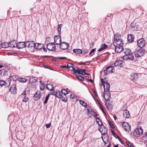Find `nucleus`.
<instances>
[{"instance_id":"50","label":"nucleus","mask_w":147,"mask_h":147,"mask_svg":"<svg viewBox=\"0 0 147 147\" xmlns=\"http://www.w3.org/2000/svg\"><path fill=\"white\" fill-rule=\"evenodd\" d=\"M126 143L130 147H134V146L131 144L130 142L128 141L126 142Z\"/></svg>"},{"instance_id":"3","label":"nucleus","mask_w":147,"mask_h":147,"mask_svg":"<svg viewBox=\"0 0 147 147\" xmlns=\"http://www.w3.org/2000/svg\"><path fill=\"white\" fill-rule=\"evenodd\" d=\"M144 49L140 48L135 53V56L137 57H140L143 56L145 53Z\"/></svg>"},{"instance_id":"19","label":"nucleus","mask_w":147,"mask_h":147,"mask_svg":"<svg viewBox=\"0 0 147 147\" xmlns=\"http://www.w3.org/2000/svg\"><path fill=\"white\" fill-rule=\"evenodd\" d=\"M10 91L13 94H15L16 92V89L15 84L12 85L9 89Z\"/></svg>"},{"instance_id":"25","label":"nucleus","mask_w":147,"mask_h":147,"mask_svg":"<svg viewBox=\"0 0 147 147\" xmlns=\"http://www.w3.org/2000/svg\"><path fill=\"white\" fill-rule=\"evenodd\" d=\"M108 48V46L105 44L102 45L100 47L98 50V51L100 52L103 50L107 49Z\"/></svg>"},{"instance_id":"23","label":"nucleus","mask_w":147,"mask_h":147,"mask_svg":"<svg viewBox=\"0 0 147 147\" xmlns=\"http://www.w3.org/2000/svg\"><path fill=\"white\" fill-rule=\"evenodd\" d=\"M41 94L40 91H37L34 95V98L36 100H38L40 97Z\"/></svg>"},{"instance_id":"4","label":"nucleus","mask_w":147,"mask_h":147,"mask_svg":"<svg viewBox=\"0 0 147 147\" xmlns=\"http://www.w3.org/2000/svg\"><path fill=\"white\" fill-rule=\"evenodd\" d=\"M122 127L125 131L129 132L131 130V126L128 123L126 122H123Z\"/></svg>"},{"instance_id":"12","label":"nucleus","mask_w":147,"mask_h":147,"mask_svg":"<svg viewBox=\"0 0 147 147\" xmlns=\"http://www.w3.org/2000/svg\"><path fill=\"white\" fill-rule=\"evenodd\" d=\"M104 99L106 100H109L111 98V94L109 91L105 92L103 94Z\"/></svg>"},{"instance_id":"38","label":"nucleus","mask_w":147,"mask_h":147,"mask_svg":"<svg viewBox=\"0 0 147 147\" xmlns=\"http://www.w3.org/2000/svg\"><path fill=\"white\" fill-rule=\"evenodd\" d=\"M61 98L62 100L64 102H66L67 100V98L66 97V95H63Z\"/></svg>"},{"instance_id":"57","label":"nucleus","mask_w":147,"mask_h":147,"mask_svg":"<svg viewBox=\"0 0 147 147\" xmlns=\"http://www.w3.org/2000/svg\"><path fill=\"white\" fill-rule=\"evenodd\" d=\"M65 91L66 92V94H67L68 93H69V92L70 91L69 90V89L67 88L66 89H65Z\"/></svg>"},{"instance_id":"45","label":"nucleus","mask_w":147,"mask_h":147,"mask_svg":"<svg viewBox=\"0 0 147 147\" xmlns=\"http://www.w3.org/2000/svg\"><path fill=\"white\" fill-rule=\"evenodd\" d=\"M5 84V82L4 81L0 80V86H2Z\"/></svg>"},{"instance_id":"15","label":"nucleus","mask_w":147,"mask_h":147,"mask_svg":"<svg viewBox=\"0 0 147 147\" xmlns=\"http://www.w3.org/2000/svg\"><path fill=\"white\" fill-rule=\"evenodd\" d=\"M103 136H102L101 138L104 143L106 144L108 142L109 136L108 135L105 134V135H102Z\"/></svg>"},{"instance_id":"2","label":"nucleus","mask_w":147,"mask_h":147,"mask_svg":"<svg viewBox=\"0 0 147 147\" xmlns=\"http://www.w3.org/2000/svg\"><path fill=\"white\" fill-rule=\"evenodd\" d=\"M16 42L15 41H11L9 42H4L1 44V47L3 48H6L9 47H15V45L14 44H16Z\"/></svg>"},{"instance_id":"31","label":"nucleus","mask_w":147,"mask_h":147,"mask_svg":"<svg viewBox=\"0 0 147 147\" xmlns=\"http://www.w3.org/2000/svg\"><path fill=\"white\" fill-rule=\"evenodd\" d=\"M46 88L47 90L51 91L54 88L53 85L51 84H48L47 85Z\"/></svg>"},{"instance_id":"34","label":"nucleus","mask_w":147,"mask_h":147,"mask_svg":"<svg viewBox=\"0 0 147 147\" xmlns=\"http://www.w3.org/2000/svg\"><path fill=\"white\" fill-rule=\"evenodd\" d=\"M96 122L97 123H98L99 126H101L102 125V121L98 117H96Z\"/></svg>"},{"instance_id":"29","label":"nucleus","mask_w":147,"mask_h":147,"mask_svg":"<svg viewBox=\"0 0 147 147\" xmlns=\"http://www.w3.org/2000/svg\"><path fill=\"white\" fill-rule=\"evenodd\" d=\"M29 43L28 45V47H35V43H34L33 41H27L26 42V43Z\"/></svg>"},{"instance_id":"47","label":"nucleus","mask_w":147,"mask_h":147,"mask_svg":"<svg viewBox=\"0 0 147 147\" xmlns=\"http://www.w3.org/2000/svg\"><path fill=\"white\" fill-rule=\"evenodd\" d=\"M73 65V64L71 63H68L67 64V68L69 69H70V68L71 67L72 68V67H73L72 66Z\"/></svg>"},{"instance_id":"42","label":"nucleus","mask_w":147,"mask_h":147,"mask_svg":"<svg viewBox=\"0 0 147 147\" xmlns=\"http://www.w3.org/2000/svg\"><path fill=\"white\" fill-rule=\"evenodd\" d=\"M76 77L82 81H83L84 80V77L81 76L80 75L77 76Z\"/></svg>"},{"instance_id":"5","label":"nucleus","mask_w":147,"mask_h":147,"mask_svg":"<svg viewBox=\"0 0 147 147\" xmlns=\"http://www.w3.org/2000/svg\"><path fill=\"white\" fill-rule=\"evenodd\" d=\"M101 80L102 84L104 86L105 92L109 91L110 88L109 84L107 82H104L103 79H101Z\"/></svg>"},{"instance_id":"40","label":"nucleus","mask_w":147,"mask_h":147,"mask_svg":"<svg viewBox=\"0 0 147 147\" xmlns=\"http://www.w3.org/2000/svg\"><path fill=\"white\" fill-rule=\"evenodd\" d=\"M19 81L20 82L24 83L26 82L27 80L25 78H21L19 79Z\"/></svg>"},{"instance_id":"37","label":"nucleus","mask_w":147,"mask_h":147,"mask_svg":"<svg viewBox=\"0 0 147 147\" xmlns=\"http://www.w3.org/2000/svg\"><path fill=\"white\" fill-rule=\"evenodd\" d=\"M142 140L144 143H147V132L145 133L143 137Z\"/></svg>"},{"instance_id":"20","label":"nucleus","mask_w":147,"mask_h":147,"mask_svg":"<svg viewBox=\"0 0 147 147\" xmlns=\"http://www.w3.org/2000/svg\"><path fill=\"white\" fill-rule=\"evenodd\" d=\"M34 48L38 50H40L43 47V45L41 43H36L35 45Z\"/></svg>"},{"instance_id":"52","label":"nucleus","mask_w":147,"mask_h":147,"mask_svg":"<svg viewBox=\"0 0 147 147\" xmlns=\"http://www.w3.org/2000/svg\"><path fill=\"white\" fill-rule=\"evenodd\" d=\"M70 98L71 99H74L76 98V96L74 94H71L70 95Z\"/></svg>"},{"instance_id":"43","label":"nucleus","mask_w":147,"mask_h":147,"mask_svg":"<svg viewBox=\"0 0 147 147\" xmlns=\"http://www.w3.org/2000/svg\"><path fill=\"white\" fill-rule=\"evenodd\" d=\"M106 105L108 109L111 111L112 110V107L111 104H108L107 105V103H106Z\"/></svg>"},{"instance_id":"28","label":"nucleus","mask_w":147,"mask_h":147,"mask_svg":"<svg viewBox=\"0 0 147 147\" xmlns=\"http://www.w3.org/2000/svg\"><path fill=\"white\" fill-rule=\"evenodd\" d=\"M121 36L120 34L118 33L114 34V41L119 40L121 39Z\"/></svg>"},{"instance_id":"55","label":"nucleus","mask_w":147,"mask_h":147,"mask_svg":"<svg viewBox=\"0 0 147 147\" xmlns=\"http://www.w3.org/2000/svg\"><path fill=\"white\" fill-rule=\"evenodd\" d=\"M88 50L87 49H85L83 50V52L84 53H86L88 52Z\"/></svg>"},{"instance_id":"56","label":"nucleus","mask_w":147,"mask_h":147,"mask_svg":"<svg viewBox=\"0 0 147 147\" xmlns=\"http://www.w3.org/2000/svg\"><path fill=\"white\" fill-rule=\"evenodd\" d=\"M99 105H100V109H101V110L102 111V112L104 113H105V112L104 111V109H103V108H102V106H101V104H100V102H99Z\"/></svg>"},{"instance_id":"64","label":"nucleus","mask_w":147,"mask_h":147,"mask_svg":"<svg viewBox=\"0 0 147 147\" xmlns=\"http://www.w3.org/2000/svg\"><path fill=\"white\" fill-rule=\"evenodd\" d=\"M61 67L62 68H67V66L64 65L62 66Z\"/></svg>"},{"instance_id":"62","label":"nucleus","mask_w":147,"mask_h":147,"mask_svg":"<svg viewBox=\"0 0 147 147\" xmlns=\"http://www.w3.org/2000/svg\"><path fill=\"white\" fill-rule=\"evenodd\" d=\"M56 93V92H55L54 91V92H52L51 94H52L53 95L56 96V94H54L55 93V94Z\"/></svg>"},{"instance_id":"63","label":"nucleus","mask_w":147,"mask_h":147,"mask_svg":"<svg viewBox=\"0 0 147 147\" xmlns=\"http://www.w3.org/2000/svg\"><path fill=\"white\" fill-rule=\"evenodd\" d=\"M43 48V50L45 52H47V50L46 49V48H44V47H42Z\"/></svg>"},{"instance_id":"22","label":"nucleus","mask_w":147,"mask_h":147,"mask_svg":"<svg viewBox=\"0 0 147 147\" xmlns=\"http://www.w3.org/2000/svg\"><path fill=\"white\" fill-rule=\"evenodd\" d=\"M134 37L133 34H128L127 36V40L130 42H132L134 41Z\"/></svg>"},{"instance_id":"11","label":"nucleus","mask_w":147,"mask_h":147,"mask_svg":"<svg viewBox=\"0 0 147 147\" xmlns=\"http://www.w3.org/2000/svg\"><path fill=\"white\" fill-rule=\"evenodd\" d=\"M59 45L60 48L63 50L67 49L68 48L69 46L68 44L65 42H61Z\"/></svg>"},{"instance_id":"10","label":"nucleus","mask_w":147,"mask_h":147,"mask_svg":"<svg viewBox=\"0 0 147 147\" xmlns=\"http://www.w3.org/2000/svg\"><path fill=\"white\" fill-rule=\"evenodd\" d=\"M54 43L57 45L60 44L61 42V39L59 36H55L54 37Z\"/></svg>"},{"instance_id":"51","label":"nucleus","mask_w":147,"mask_h":147,"mask_svg":"<svg viewBox=\"0 0 147 147\" xmlns=\"http://www.w3.org/2000/svg\"><path fill=\"white\" fill-rule=\"evenodd\" d=\"M61 92H62V94H63V95H66V92L65 91V89H62L61 90Z\"/></svg>"},{"instance_id":"33","label":"nucleus","mask_w":147,"mask_h":147,"mask_svg":"<svg viewBox=\"0 0 147 147\" xmlns=\"http://www.w3.org/2000/svg\"><path fill=\"white\" fill-rule=\"evenodd\" d=\"M73 51L74 53H75L77 55H79L80 54L82 53V51L79 49H74Z\"/></svg>"},{"instance_id":"48","label":"nucleus","mask_w":147,"mask_h":147,"mask_svg":"<svg viewBox=\"0 0 147 147\" xmlns=\"http://www.w3.org/2000/svg\"><path fill=\"white\" fill-rule=\"evenodd\" d=\"M49 94L48 95L46 96V97L45 98V100L44 102V103L45 104H46L47 103L48 99L49 98Z\"/></svg>"},{"instance_id":"39","label":"nucleus","mask_w":147,"mask_h":147,"mask_svg":"<svg viewBox=\"0 0 147 147\" xmlns=\"http://www.w3.org/2000/svg\"><path fill=\"white\" fill-rule=\"evenodd\" d=\"M62 26V24H59L58 25V31L59 35L61 34V31Z\"/></svg>"},{"instance_id":"58","label":"nucleus","mask_w":147,"mask_h":147,"mask_svg":"<svg viewBox=\"0 0 147 147\" xmlns=\"http://www.w3.org/2000/svg\"><path fill=\"white\" fill-rule=\"evenodd\" d=\"M111 133H112V134L114 136L115 135V134H116V133H115V132H114V131L113 130H111Z\"/></svg>"},{"instance_id":"21","label":"nucleus","mask_w":147,"mask_h":147,"mask_svg":"<svg viewBox=\"0 0 147 147\" xmlns=\"http://www.w3.org/2000/svg\"><path fill=\"white\" fill-rule=\"evenodd\" d=\"M123 117L125 118H129L130 117L129 112L127 109H125L123 111Z\"/></svg>"},{"instance_id":"53","label":"nucleus","mask_w":147,"mask_h":147,"mask_svg":"<svg viewBox=\"0 0 147 147\" xmlns=\"http://www.w3.org/2000/svg\"><path fill=\"white\" fill-rule=\"evenodd\" d=\"M108 122H109V123L110 125L111 126V127L113 129L114 128V127L113 125V124L111 122H110L109 121Z\"/></svg>"},{"instance_id":"61","label":"nucleus","mask_w":147,"mask_h":147,"mask_svg":"<svg viewBox=\"0 0 147 147\" xmlns=\"http://www.w3.org/2000/svg\"><path fill=\"white\" fill-rule=\"evenodd\" d=\"M45 67H46V68H49V69H51V67H50L49 66H48V65H46Z\"/></svg>"},{"instance_id":"13","label":"nucleus","mask_w":147,"mask_h":147,"mask_svg":"<svg viewBox=\"0 0 147 147\" xmlns=\"http://www.w3.org/2000/svg\"><path fill=\"white\" fill-rule=\"evenodd\" d=\"M114 68L111 66H109L107 67L106 70L105 71V74H108V73L113 72L114 71Z\"/></svg>"},{"instance_id":"44","label":"nucleus","mask_w":147,"mask_h":147,"mask_svg":"<svg viewBox=\"0 0 147 147\" xmlns=\"http://www.w3.org/2000/svg\"><path fill=\"white\" fill-rule=\"evenodd\" d=\"M1 74L3 76L6 73V71L5 69H3L0 70Z\"/></svg>"},{"instance_id":"46","label":"nucleus","mask_w":147,"mask_h":147,"mask_svg":"<svg viewBox=\"0 0 147 147\" xmlns=\"http://www.w3.org/2000/svg\"><path fill=\"white\" fill-rule=\"evenodd\" d=\"M96 49H93L90 51V52L89 53V55H90L91 56H90L91 57V56H92L94 54V52L95 51V50Z\"/></svg>"},{"instance_id":"7","label":"nucleus","mask_w":147,"mask_h":147,"mask_svg":"<svg viewBox=\"0 0 147 147\" xmlns=\"http://www.w3.org/2000/svg\"><path fill=\"white\" fill-rule=\"evenodd\" d=\"M47 49L50 51H53L56 49V47L53 43L51 42L47 44Z\"/></svg>"},{"instance_id":"49","label":"nucleus","mask_w":147,"mask_h":147,"mask_svg":"<svg viewBox=\"0 0 147 147\" xmlns=\"http://www.w3.org/2000/svg\"><path fill=\"white\" fill-rule=\"evenodd\" d=\"M72 69L71 70L73 71L74 74H75L76 73H77V69H76L74 67H72Z\"/></svg>"},{"instance_id":"32","label":"nucleus","mask_w":147,"mask_h":147,"mask_svg":"<svg viewBox=\"0 0 147 147\" xmlns=\"http://www.w3.org/2000/svg\"><path fill=\"white\" fill-rule=\"evenodd\" d=\"M54 94H56V96L59 98H61L63 95L62 92L59 91L56 92V93L55 94V93Z\"/></svg>"},{"instance_id":"60","label":"nucleus","mask_w":147,"mask_h":147,"mask_svg":"<svg viewBox=\"0 0 147 147\" xmlns=\"http://www.w3.org/2000/svg\"><path fill=\"white\" fill-rule=\"evenodd\" d=\"M114 136L115 137V138L117 139H118V138H119V136H118L117 134H115V135Z\"/></svg>"},{"instance_id":"24","label":"nucleus","mask_w":147,"mask_h":147,"mask_svg":"<svg viewBox=\"0 0 147 147\" xmlns=\"http://www.w3.org/2000/svg\"><path fill=\"white\" fill-rule=\"evenodd\" d=\"M88 112L91 114L92 115H93L95 117L98 116V114L96 112H95L92 109L90 110L89 109L87 110Z\"/></svg>"},{"instance_id":"9","label":"nucleus","mask_w":147,"mask_h":147,"mask_svg":"<svg viewBox=\"0 0 147 147\" xmlns=\"http://www.w3.org/2000/svg\"><path fill=\"white\" fill-rule=\"evenodd\" d=\"M114 46H115V51L116 52L119 53L122 51H123L124 49L123 47V45H117Z\"/></svg>"},{"instance_id":"54","label":"nucleus","mask_w":147,"mask_h":147,"mask_svg":"<svg viewBox=\"0 0 147 147\" xmlns=\"http://www.w3.org/2000/svg\"><path fill=\"white\" fill-rule=\"evenodd\" d=\"M51 125V123H49V124H46L45 125V126H46V127L47 128H49L50 127V126Z\"/></svg>"},{"instance_id":"27","label":"nucleus","mask_w":147,"mask_h":147,"mask_svg":"<svg viewBox=\"0 0 147 147\" xmlns=\"http://www.w3.org/2000/svg\"><path fill=\"white\" fill-rule=\"evenodd\" d=\"M138 76L137 74H133V76H131V78L134 82L136 81L138 79Z\"/></svg>"},{"instance_id":"1","label":"nucleus","mask_w":147,"mask_h":147,"mask_svg":"<svg viewBox=\"0 0 147 147\" xmlns=\"http://www.w3.org/2000/svg\"><path fill=\"white\" fill-rule=\"evenodd\" d=\"M123 52L125 54V55L123 57V59L125 60H133L134 56L132 54L130 49L128 48H125L123 50Z\"/></svg>"},{"instance_id":"6","label":"nucleus","mask_w":147,"mask_h":147,"mask_svg":"<svg viewBox=\"0 0 147 147\" xmlns=\"http://www.w3.org/2000/svg\"><path fill=\"white\" fill-rule=\"evenodd\" d=\"M26 42H20L16 44H14L15 45V47H16L18 49L23 48L26 47Z\"/></svg>"},{"instance_id":"59","label":"nucleus","mask_w":147,"mask_h":147,"mask_svg":"<svg viewBox=\"0 0 147 147\" xmlns=\"http://www.w3.org/2000/svg\"><path fill=\"white\" fill-rule=\"evenodd\" d=\"M59 58L61 59H66V57H59Z\"/></svg>"},{"instance_id":"26","label":"nucleus","mask_w":147,"mask_h":147,"mask_svg":"<svg viewBox=\"0 0 147 147\" xmlns=\"http://www.w3.org/2000/svg\"><path fill=\"white\" fill-rule=\"evenodd\" d=\"M26 94L24 92V93H22L21 95L22 96V97H23V99L22 100V101L25 102H26L28 101V98L27 97H26L25 95Z\"/></svg>"},{"instance_id":"16","label":"nucleus","mask_w":147,"mask_h":147,"mask_svg":"<svg viewBox=\"0 0 147 147\" xmlns=\"http://www.w3.org/2000/svg\"><path fill=\"white\" fill-rule=\"evenodd\" d=\"M122 41V39L114 41L113 42L114 45H123V44Z\"/></svg>"},{"instance_id":"18","label":"nucleus","mask_w":147,"mask_h":147,"mask_svg":"<svg viewBox=\"0 0 147 147\" xmlns=\"http://www.w3.org/2000/svg\"><path fill=\"white\" fill-rule=\"evenodd\" d=\"M135 131L136 134L138 135H141L143 133V129L141 127L136 128Z\"/></svg>"},{"instance_id":"30","label":"nucleus","mask_w":147,"mask_h":147,"mask_svg":"<svg viewBox=\"0 0 147 147\" xmlns=\"http://www.w3.org/2000/svg\"><path fill=\"white\" fill-rule=\"evenodd\" d=\"M30 82L32 84H34L37 82V80L35 78H30L29 79Z\"/></svg>"},{"instance_id":"14","label":"nucleus","mask_w":147,"mask_h":147,"mask_svg":"<svg viewBox=\"0 0 147 147\" xmlns=\"http://www.w3.org/2000/svg\"><path fill=\"white\" fill-rule=\"evenodd\" d=\"M99 130L101 133L102 135H105L107 132V129L104 127H103L99 128Z\"/></svg>"},{"instance_id":"8","label":"nucleus","mask_w":147,"mask_h":147,"mask_svg":"<svg viewBox=\"0 0 147 147\" xmlns=\"http://www.w3.org/2000/svg\"><path fill=\"white\" fill-rule=\"evenodd\" d=\"M145 41L143 38L140 39L137 42V45L138 47L141 48L143 47L144 45Z\"/></svg>"},{"instance_id":"17","label":"nucleus","mask_w":147,"mask_h":147,"mask_svg":"<svg viewBox=\"0 0 147 147\" xmlns=\"http://www.w3.org/2000/svg\"><path fill=\"white\" fill-rule=\"evenodd\" d=\"M124 63V61H123L120 60L116 61L114 64V66L115 67L120 66V67L123 66Z\"/></svg>"},{"instance_id":"41","label":"nucleus","mask_w":147,"mask_h":147,"mask_svg":"<svg viewBox=\"0 0 147 147\" xmlns=\"http://www.w3.org/2000/svg\"><path fill=\"white\" fill-rule=\"evenodd\" d=\"M132 25V28L134 30H136L138 28V26L136 25H134V23L131 24Z\"/></svg>"},{"instance_id":"35","label":"nucleus","mask_w":147,"mask_h":147,"mask_svg":"<svg viewBox=\"0 0 147 147\" xmlns=\"http://www.w3.org/2000/svg\"><path fill=\"white\" fill-rule=\"evenodd\" d=\"M78 72L77 73L79 74H82L83 75V72H85L86 70L85 69H81L79 68H77Z\"/></svg>"},{"instance_id":"36","label":"nucleus","mask_w":147,"mask_h":147,"mask_svg":"<svg viewBox=\"0 0 147 147\" xmlns=\"http://www.w3.org/2000/svg\"><path fill=\"white\" fill-rule=\"evenodd\" d=\"M79 102L80 103L81 105L84 107L85 108L87 106V104L84 101H83L80 100H79Z\"/></svg>"}]
</instances>
